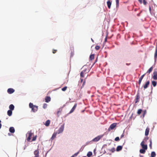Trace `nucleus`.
Listing matches in <instances>:
<instances>
[{
    "mask_svg": "<svg viewBox=\"0 0 157 157\" xmlns=\"http://www.w3.org/2000/svg\"><path fill=\"white\" fill-rule=\"evenodd\" d=\"M85 72V71H83L81 72L80 75V76L81 77H84V73Z\"/></svg>",
    "mask_w": 157,
    "mask_h": 157,
    "instance_id": "obj_29",
    "label": "nucleus"
},
{
    "mask_svg": "<svg viewBox=\"0 0 157 157\" xmlns=\"http://www.w3.org/2000/svg\"><path fill=\"white\" fill-rule=\"evenodd\" d=\"M146 74V73H145L144 74L142 75L138 81V84L140 85V84L142 80Z\"/></svg>",
    "mask_w": 157,
    "mask_h": 157,
    "instance_id": "obj_12",
    "label": "nucleus"
},
{
    "mask_svg": "<svg viewBox=\"0 0 157 157\" xmlns=\"http://www.w3.org/2000/svg\"><path fill=\"white\" fill-rule=\"evenodd\" d=\"M12 110H9L7 111V114L9 116H10L12 115Z\"/></svg>",
    "mask_w": 157,
    "mask_h": 157,
    "instance_id": "obj_23",
    "label": "nucleus"
},
{
    "mask_svg": "<svg viewBox=\"0 0 157 157\" xmlns=\"http://www.w3.org/2000/svg\"><path fill=\"white\" fill-rule=\"evenodd\" d=\"M45 102H48L51 100V98L50 97L47 96L45 98Z\"/></svg>",
    "mask_w": 157,
    "mask_h": 157,
    "instance_id": "obj_14",
    "label": "nucleus"
},
{
    "mask_svg": "<svg viewBox=\"0 0 157 157\" xmlns=\"http://www.w3.org/2000/svg\"><path fill=\"white\" fill-rule=\"evenodd\" d=\"M9 108L10 110H14V106L13 104H11L10 105Z\"/></svg>",
    "mask_w": 157,
    "mask_h": 157,
    "instance_id": "obj_20",
    "label": "nucleus"
},
{
    "mask_svg": "<svg viewBox=\"0 0 157 157\" xmlns=\"http://www.w3.org/2000/svg\"><path fill=\"white\" fill-rule=\"evenodd\" d=\"M142 111V110L141 109H139L137 112V113L138 115H140Z\"/></svg>",
    "mask_w": 157,
    "mask_h": 157,
    "instance_id": "obj_27",
    "label": "nucleus"
},
{
    "mask_svg": "<svg viewBox=\"0 0 157 157\" xmlns=\"http://www.w3.org/2000/svg\"><path fill=\"white\" fill-rule=\"evenodd\" d=\"M71 57H72V55L73 54V53L72 52L71 53Z\"/></svg>",
    "mask_w": 157,
    "mask_h": 157,
    "instance_id": "obj_54",
    "label": "nucleus"
},
{
    "mask_svg": "<svg viewBox=\"0 0 157 157\" xmlns=\"http://www.w3.org/2000/svg\"><path fill=\"white\" fill-rule=\"evenodd\" d=\"M1 120H0V123H1Z\"/></svg>",
    "mask_w": 157,
    "mask_h": 157,
    "instance_id": "obj_55",
    "label": "nucleus"
},
{
    "mask_svg": "<svg viewBox=\"0 0 157 157\" xmlns=\"http://www.w3.org/2000/svg\"><path fill=\"white\" fill-rule=\"evenodd\" d=\"M77 106V104L75 103L72 109L69 112V113H72L75 110L76 107Z\"/></svg>",
    "mask_w": 157,
    "mask_h": 157,
    "instance_id": "obj_9",
    "label": "nucleus"
},
{
    "mask_svg": "<svg viewBox=\"0 0 157 157\" xmlns=\"http://www.w3.org/2000/svg\"><path fill=\"white\" fill-rule=\"evenodd\" d=\"M2 127V124L1 123H0V129Z\"/></svg>",
    "mask_w": 157,
    "mask_h": 157,
    "instance_id": "obj_52",
    "label": "nucleus"
},
{
    "mask_svg": "<svg viewBox=\"0 0 157 157\" xmlns=\"http://www.w3.org/2000/svg\"><path fill=\"white\" fill-rule=\"evenodd\" d=\"M64 129V126L63 125L61 126L59 128V129L58 131V134H59L60 133H62Z\"/></svg>",
    "mask_w": 157,
    "mask_h": 157,
    "instance_id": "obj_7",
    "label": "nucleus"
},
{
    "mask_svg": "<svg viewBox=\"0 0 157 157\" xmlns=\"http://www.w3.org/2000/svg\"><path fill=\"white\" fill-rule=\"evenodd\" d=\"M149 84L150 81H148L146 82L145 84L143 86L144 90L146 89L147 87L149 85Z\"/></svg>",
    "mask_w": 157,
    "mask_h": 157,
    "instance_id": "obj_13",
    "label": "nucleus"
},
{
    "mask_svg": "<svg viewBox=\"0 0 157 157\" xmlns=\"http://www.w3.org/2000/svg\"><path fill=\"white\" fill-rule=\"evenodd\" d=\"M150 129L148 127H147L146 129L145 132V135L147 136L149 134Z\"/></svg>",
    "mask_w": 157,
    "mask_h": 157,
    "instance_id": "obj_15",
    "label": "nucleus"
},
{
    "mask_svg": "<svg viewBox=\"0 0 157 157\" xmlns=\"http://www.w3.org/2000/svg\"><path fill=\"white\" fill-rule=\"evenodd\" d=\"M117 125L116 123H113L112 124L109 126V127L108 129V131H109L113 129Z\"/></svg>",
    "mask_w": 157,
    "mask_h": 157,
    "instance_id": "obj_4",
    "label": "nucleus"
},
{
    "mask_svg": "<svg viewBox=\"0 0 157 157\" xmlns=\"http://www.w3.org/2000/svg\"><path fill=\"white\" fill-rule=\"evenodd\" d=\"M152 78L155 80H157V69H155L153 73Z\"/></svg>",
    "mask_w": 157,
    "mask_h": 157,
    "instance_id": "obj_3",
    "label": "nucleus"
},
{
    "mask_svg": "<svg viewBox=\"0 0 157 157\" xmlns=\"http://www.w3.org/2000/svg\"><path fill=\"white\" fill-rule=\"evenodd\" d=\"M149 10H150V11H151V7H150V6H149Z\"/></svg>",
    "mask_w": 157,
    "mask_h": 157,
    "instance_id": "obj_50",
    "label": "nucleus"
},
{
    "mask_svg": "<svg viewBox=\"0 0 157 157\" xmlns=\"http://www.w3.org/2000/svg\"><path fill=\"white\" fill-rule=\"evenodd\" d=\"M149 146H150V147L151 148V147H152V142H151V140H150V145H149Z\"/></svg>",
    "mask_w": 157,
    "mask_h": 157,
    "instance_id": "obj_41",
    "label": "nucleus"
},
{
    "mask_svg": "<svg viewBox=\"0 0 157 157\" xmlns=\"http://www.w3.org/2000/svg\"><path fill=\"white\" fill-rule=\"evenodd\" d=\"M47 104H46V103H44L43 105V107L44 109H45L47 107Z\"/></svg>",
    "mask_w": 157,
    "mask_h": 157,
    "instance_id": "obj_32",
    "label": "nucleus"
},
{
    "mask_svg": "<svg viewBox=\"0 0 157 157\" xmlns=\"http://www.w3.org/2000/svg\"><path fill=\"white\" fill-rule=\"evenodd\" d=\"M61 113V111L59 110L57 112V115L58 116H59Z\"/></svg>",
    "mask_w": 157,
    "mask_h": 157,
    "instance_id": "obj_36",
    "label": "nucleus"
},
{
    "mask_svg": "<svg viewBox=\"0 0 157 157\" xmlns=\"http://www.w3.org/2000/svg\"><path fill=\"white\" fill-rule=\"evenodd\" d=\"M143 3L144 5H146L147 4V2L145 0H143Z\"/></svg>",
    "mask_w": 157,
    "mask_h": 157,
    "instance_id": "obj_42",
    "label": "nucleus"
},
{
    "mask_svg": "<svg viewBox=\"0 0 157 157\" xmlns=\"http://www.w3.org/2000/svg\"><path fill=\"white\" fill-rule=\"evenodd\" d=\"M67 86H65L62 89V90L63 91H65L67 90Z\"/></svg>",
    "mask_w": 157,
    "mask_h": 157,
    "instance_id": "obj_34",
    "label": "nucleus"
},
{
    "mask_svg": "<svg viewBox=\"0 0 157 157\" xmlns=\"http://www.w3.org/2000/svg\"><path fill=\"white\" fill-rule=\"evenodd\" d=\"M29 107L31 109V111L32 112L35 113L38 110V106L34 105L32 103H30L29 105Z\"/></svg>",
    "mask_w": 157,
    "mask_h": 157,
    "instance_id": "obj_1",
    "label": "nucleus"
},
{
    "mask_svg": "<svg viewBox=\"0 0 157 157\" xmlns=\"http://www.w3.org/2000/svg\"><path fill=\"white\" fill-rule=\"evenodd\" d=\"M39 151L38 150L35 151L34 152V154L35 155L34 157H39Z\"/></svg>",
    "mask_w": 157,
    "mask_h": 157,
    "instance_id": "obj_8",
    "label": "nucleus"
},
{
    "mask_svg": "<svg viewBox=\"0 0 157 157\" xmlns=\"http://www.w3.org/2000/svg\"><path fill=\"white\" fill-rule=\"evenodd\" d=\"M144 141H142L140 145L143 149L147 150V145H144Z\"/></svg>",
    "mask_w": 157,
    "mask_h": 157,
    "instance_id": "obj_6",
    "label": "nucleus"
},
{
    "mask_svg": "<svg viewBox=\"0 0 157 157\" xmlns=\"http://www.w3.org/2000/svg\"><path fill=\"white\" fill-rule=\"evenodd\" d=\"M57 134H58L57 132H54L51 138V139L52 140H53L54 138H56Z\"/></svg>",
    "mask_w": 157,
    "mask_h": 157,
    "instance_id": "obj_17",
    "label": "nucleus"
},
{
    "mask_svg": "<svg viewBox=\"0 0 157 157\" xmlns=\"http://www.w3.org/2000/svg\"><path fill=\"white\" fill-rule=\"evenodd\" d=\"M14 92V90L13 88H9L7 90V92L9 94H11Z\"/></svg>",
    "mask_w": 157,
    "mask_h": 157,
    "instance_id": "obj_10",
    "label": "nucleus"
},
{
    "mask_svg": "<svg viewBox=\"0 0 157 157\" xmlns=\"http://www.w3.org/2000/svg\"><path fill=\"white\" fill-rule=\"evenodd\" d=\"M157 48H156L155 51V53L154 55V57L155 59H156L157 58Z\"/></svg>",
    "mask_w": 157,
    "mask_h": 157,
    "instance_id": "obj_31",
    "label": "nucleus"
},
{
    "mask_svg": "<svg viewBox=\"0 0 157 157\" xmlns=\"http://www.w3.org/2000/svg\"><path fill=\"white\" fill-rule=\"evenodd\" d=\"M124 136V133H123L122 135L121 136V138H123V137Z\"/></svg>",
    "mask_w": 157,
    "mask_h": 157,
    "instance_id": "obj_44",
    "label": "nucleus"
},
{
    "mask_svg": "<svg viewBox=\"0 0 157 157\" xmlns=\"http://www.w3.org/2000/svg\"><path fill=\"white\" fill-rule=\"evenodd\" d=\"M57 51V50H56V49H53L52 50V53H53V54H54L55 53H56Z\"/></svg>",
    "mask_w": 157,
    "mask_h": 157,
    "instance_id": "obj_39",
    "label": "nucleus"
},
{
    "mask_svg": "<svg viewBox=\"0 0 157 157\" xmlns=\"http://www.w3.org/2000/svg\"><path fill=\"white\" fill-rule=\"evenodd\" d=\"M152 84L154 87H155L157 83L155 81H152Z\"/></svg>",
    "mask_w": 157,
    "mask_h": 157,
    "instance_id": "obj_28",
    "label": "nucleus"
},
{
    "mask_svg": "<svg viewBox=\"0 0 157 157\" xmlns=\"http://www.w3.org/2000/svg\"><path fill=\"white\" fill-rule=\"evenodd\" d=\"M92 155V152L90 151L87 154V156L88 157H90Z\"/></svg>",
    "mask_w": 157,
    "mask_h": 157,
    "instance_id": "obj_30",
    "label": "nucleus"
},
{
    "mask_svg": "<svg viewBox=\"0 0 157 157\" xmlns=\"http://www.w3.org/2000/svg\"><path fill=\"white\" fill-rule=\"evenodd\" d=\"M27 147V146L26 145H25L24 147V150H25Z\"/></svg>",
    "mask_w": 157,
    "mask_h": 157,
    "instance_id": "obj_48",
    "label": "nucleus"
},
{
    "mask_svg": "<svg viewBox=\"0 0 157 157\" xmlns=\"http://www.w3.org/2000/svg\"><path fill=\"white\" fill-rule=\"evenodd\" d=\"M85 81H84L83 83V84H82V86H83L84 85H85Z\"/></svg>",
    "mask_w": 157,
    "mask_h": 157,
    "instance_id": "obj_47",
    "label": "nucleus"
},
{
    "mask_svg": "<svg viewBox=\"0 0 157 157\" xmlns=\"http://www.w3.org/2000/svg\"><path fill=\"white\" fill-rule=\"evenodd\" d=\"M120 139L119 137H117L115 139V140L116 141H118Z\"/></svg>",
    "mask_w": 157,
    "mask_h": 157,
    "instance_id": "obj_37",
    "label": "nucleus"
},
{
    "mask_svg": "<svg viewBox=\"0 0 157 157\" xmlns=\"http://www.w3.org/2000/svg\"><path fill=\"white\" fill-rule=\"evenodd\" d=\"M130 64V63H129V64H128V63H126V65H129Z\"/></svg>",
    "mask_w": 157,
    "mask_h": 157,
    "instance_id": "obj_51",
    "label": "nucleus"
},
{
    "mask_svg": "<svg viewBox=\"0 0 157 157\" xmlns=\"http://www.w3.org/2000/svg\"><path fill=\"white\" fill-rule=\"evenodd\" d=\"M50 121L49 120H47L45 124V125L46 126H48L50 124Z\"/></svg>",
    "mask_w": 157,
    "mask_h": 157,
    "instance_id": "obj_22",
    "label": "nucleus"
},
{
    "mask_svg": "<svg viewBox=\"0 0 157 157\" xmlns=\"http://www.w3.org/2000/svg\"><path fill=\"white\" fill-rule=\"evenodd\" d=\"M82 157H86V156H83Z\"/></svg>",
    "mask_w": 157,
    "mask_h": 157,
    "instance_id": "obj_56",
    "label": "nucleus"
},
{
    "mask_svg": "<svg viewBox=\"0 0 157 157\" xmlns=\"http://www.w3.org/2000/svg\"><path fill=\"white\" fill-rule=\"evenodd\" d=\"M116 2L117 6L119 5V0H116Z\"/></svg>",
    "mask_w": 157,
    "mask_h": 157,
    "instance_id": "obj_38",
    "label": "nucleus"
},
{
    "mask_svg": "<svg viewBox=\"0 0 157 157\" xmlns=\"http://www.w3.org/2000/svg\"><path fill=\"white\" fill-rule=\"evenodd\" d=\"M107 5L108 8L109 9H110V7H111V3H112L110 1H109L107 2Z\"/></svg>",
    "mask_w": 157,
    "mask_h": 157,
    "instance_id": "obj_21",
    "label": "nucleus"
},
{
    "mask_svg": "<svg viewBox=\"0 0 157 157\" xmlns=\"http://www.w3.org/2000/svg\"><path fill=\"white\" fill-rule=\"evenodd\" d=\"M9 131L12 133H13L15 132L14 128L13 127H10L9 128Z\"/></svg>",
    "mask_w": 157,
    "mask_h": 157,
    "instance_id": "obj_19",
    "label": "nucleus"
},
{
    "mask_svg": "<svg viewBox=\"0 0 157 157\" xmlns=\"http://www.w3.org/2000/svg\"><path fill=\"white\" fill-rule=\"evenodd\" d=\"M36 137H37L36 136H34L32 139V141H34L36 140Z\"/></svg>",
    "mask_w": 157,
    "mask_h": 157,
    "instance_id": "obj_33",
    "label": "nucleus"
},
{
    "mask_svg": "<svg viewBox=\"0 0 157 157\" xmlns=\"http://www.w3.org/2000/svg\"><path fill=\"white\" fill-rule=\"evenodd\" d=\"M138 0L139 2L140 3V4H142V0Z\"/></svg>",
    "mask_w": 157,
    "mask_h": 157,
    "instance_id": "obj_45",
    "label": "nucleus"
},
{
    "mask_svg": "<svg viewBox=\"0 0 157 157\" xmlns=\"http://www.w3.org/2000/svg\"><path fill=\"white\" fill-rule=\"evenodd\" d=\"M123 148V146H118L116 148V151H121Z\"/></svg>",
    "mask_w": 157,
    "mask_h": 157,
    "instance_id": "obj_16",
    "label": "nucleus"
},
{
    "mask_svg": "<svg viewBox=\"0 0 157 157\" xmlns=\"http://www.w3.org/2000/svg\"><path fill=\"white\" fill-rule=\"evenodd\" d=\"M140 99V96L139 94H138L136 96V98L135 99V103H137L139 102Z\"/></svg>",
    "mask_w": 157,
    "mask_h": 157,
    "instance_id": "obj_11",
    "label": "nucleus"
},
{
    "mask_svg": "<svg viewBox=\"0 0 157 157\" xmlns=\"http://www.w3.org/2000/svg\"><path fill=\"white\" fill-rule=\"evenodd\" d=\"M91 40L93 42H94V40L92 38H91Z\"/></svg>",
    "mask_w": 157,
    "mask_h": 157,
    "instance_id": "obj_53",
    "label": "nucleus"
},
{
    "mask_svg": "<svg viewBox=\"0 0 157 157\" xmlns=\"http://www.w3.org/2000/svg\"><path fill=\"white\" fill-rule=\"evenodd\" d=\"M102 137V136H98L94 139L92 141L94 142H97L99 141Z\"/></svg>",
    "mask_w": 157,
    "mask_h": 157,
    "instance_id": "obj_5",
    "label": "nucleus"
},
{
    "mask_svg": "<svg viewBox=\"0 0 157 157\" xmlns=\"http://www.w3.org/2000/svg\"><path fill=\"white\" fill-rule=\"evenodd\" d=\"M94 54L91 55L90 56V60H92L94 59Z\"/></svg>",
    "mask_w": 157,
    "mask_h": 157,
    "instance_id": "obj_26",
    "label": "nucleus"
},
{
    "mask_svg": "<svg viewBox=\"0 0 157 157\" xmlns=\"http://www.w3.org/2000/svg\"><path fill=\"white\" fill-rule=\"evenodd\" d=\"M107 37H106V38L105 39V40H104L105 42H106L107 41Z\"/></svg>",
    "mask_w": 157,
    "mask_h": 157,
    "instance_id": "obj_46",
    "label": "nucleus"
},
{
    "mask_svg": "<svg viewBox=\"0 0 157 157\" xmlns=\"http://www.w3.org/2000/svg\"><path fill=\"white\" fill-rule=\"evenodd\" d=\"M80 82L82 83L83 82V79L82 78L81 79Z\"/></svg>",
    "mask_w": 157,
    "mask_h": 157,
    "instance_id": "obj_49",
    "label": "nucleus"
},
{
    "mask_svg": "<svg viewBox=\"0 0 157 157\" xmlns=\"http://www.w3.org/2000/svg\"><path fill=\"white\" fill-rule=\"evenodd\" d=\"M156 156V154L154 151H152L151 153V157H155Z\"/></svg>",
    "mask_w": 157,
    "mask_h": 157,
    "instance_id": "obj_24",
    "label": "nucleus"
},
{
    "mask_svg": "<svg viewBox=\"0 0 157 157\" xmlns=\"http://www.w3.org/2000/svg\"><path fill=\"white\" fill-rule=\"evenodd\" d=\"M100 48V47L99 46L97 45L95 47V49L97 50H99Z\"/></svg>",
    "mask_w": 157,
    "mask_h": 157,
    "instance_id": "obj_35",
    "label": "nucleus"
},
{
    "mask_svg": "<svg viewBox=\"0 0 157 157\" xmlns=\"http://www.w3.org/2000/svg\"><path fill=\"white\" fill-rule=\"evenodd\" d=\"M110 151L112 152H113L115 151V148H112L111 150H110Z\"/></svg>",
    "mask_w": 157,
    "mask_h": 157,
    "instance_id": "obj_40",
    "label": "nucleus"
},
{
    "mask_svg": "<svg viewBox=\"0 0 157 157\" xmlns=\"http://www.w3.org/2000/svg\"><path fill=\"white\" fill-rule=\"evenodd\" d=\"M33 133L32 132V130H30L27 133L26 136H28V137L27 138V140L28 142H30L31 139V136L33 135Z\"/></svg>",
    "mask_w": 157,
    "mask_h": 157,
    "instance_id": "obj_2",
    "label": "nucleus"
},
{
    "mask_svg": "<svg viewBox=\"0 0 157 157\" xmlns=\"http://www.w3.org/2000/svg\"><path fill=\"white\" fill-rule=\"evenodd\" d=\"M145 149H140V153L142 154H144L145 152Z\"/></svg>",
    "mask_w": 157,
    "mask_h": 157,
    "instance_id": "obj_25",
    "label": "nucleus"
},
{
    "mask_svg": "<svg viewBox=\"0 0 157 157\" xmlns=\"http://www.w3.org/2000/svg\"><path fill=\"white\" fill-rule=\"evenodd\" d=\"M153 67H151L149 70L147 71L146 74H149L152 71L153 69Z\"/></svg>",
    "mask_w": 157,
    "mask_h": 157,
    "instance_id": "obj_18",
    "label": "nucleus"
},
{
    "mask_svg": "<svg viewBox=\"0 0 157 157\" xmlns=\"http://www.w3.org/2000/svg\"><path fill=\"white\" fill-rule=\"evenodd\" d=\"M146 110H144V111L143 114V117H144L145 114H146Z\"/></svg>",
    "mask_w": 157,
    "mask_h": 157,
    "instance_id": "obj_43",
    "label": "nucleus"
}]
</instances>
